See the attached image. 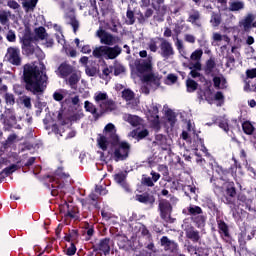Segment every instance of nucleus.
<instances>
[{"label":"nucleus","instance_id":"f257e3e1","mask_svg":"<svg viewBox=\"0 0 256 256\" xmlns=\"http://www.w3.org/2000/svg\"><path fill=\"white\" fill-rule=\"evenodd\" d=\"M47 75L43 76V72L39 70L38 66L32 64H25L23 66L22 80L25 84L26 91L32 95H43L45 93V80Z\"/></svg>","mask_w":256,"mask_h":256},{"label":"nucleus","instance_id":"f03ea898","mask_svg":"<svg viewBox=\"0 0 256 256\" xmlns=\"http://www.w3.org/2000/svg\"><path fill=\"white\" fill-rule=\"evenodd\" d=\"M110 144L113 151V159L116 163L129 159V153H131V144L129 142L121 141L120 138H117L110 142Z\"/></svg>","mask_w":256,"mask_h":256},{"label":"nucleus","instance_id":"7ed1b4c3","mask_svg":"<svg viewBox=\"0 0 256 256\" xmlns=\"http://www.w3.org/2000/svg\"><path fill=\"white\" fill-rule=\"evenodd\" d=\"M158 41H160V56L162 59H173L175 57V48H173V44L169 42V40L165 38H158Z\"/></svg>","mask_w":256,"mask_h":256},{"label":"nucleus","instance_id":"20e7f679","mask_svg":"<svg viewBox=\"0 0 256 256\" xmlns=\"http://www.w3.org/2000/svg\"><path fill=\"white\" fill-rule=\"evenodd\" d=\"M158 209L160 211V217L166 223L171 222V213H173V206L171 202L167 199H162L159 201Z\"/></svg>","mask_w":256,"mask_h":256},{"label":"nucleus","instance_id":"39448f33","mask_svg":"<svg viewBox=\"0 0 256 256\" xmlns=\"http://www.w3.org/2000/svg\"><path fill=\"white\" fill-rule=\"evenodd\" d=\"M91 249L93 253H102L107 256L111 253V238L105 237L99 240L98 243L93 244Z\"/></svg>","mask_w":256,"mask_h":256},{"label":"nucleus","instance_id":"423d86ee","mask_svg":"<svg viewBox=\"0 0 256 256\" xmlns=\"http://www.w3.org/2000/svg\"><path fill=\"white\" fill-rule=\"evenodd\" d=\"M134 66L139 75H146L153 71V63L151 59H136L134 61Z\"/></svg>","mask_w":256,"mask_h":256},{"label":"nucleus","instance_id":"0eeeda50","mask_svg":"<svg viewBox=\"0 0 256 256\" xmlns=\"http://www.w3.org/2000/svg\"><path fill=\"white\" fill-rule=\"evenodd\" d=\"M142 82L152 89H159L161 87V77L159 74L148 72L142 76Z\"/></svg>","mask_w":256,"mask_h":256},{"label":"nucleus","instance_id":"6e6552de","mask_svg":"<svg viewBox=\"0 0 256 256\" xmlns=\"http://www.w3.org/2000/svg\"><path fill=\"white\" fill-rule=\"evenodd\" d=\"M6 59L8 63H11V65L19 67V65H21V50L15 47H9L7 49Z\"/></svg>","mask_w":256,"mask_h":256},{"label":"nucleus","instance_id":"1a4fd4ad","mask_svg":"<svg viewBox=\"0 0 256 256\" xmlns=\"http://www.w3.org/2000/svg\"><path fill=\"white\" fill-rule=\"evenodd\" d=\"M34 38L31 35H25L22 39V51L31 57L35 53V44H33Z\"/></svg>","mask_w":256,"mask_h":256},{"label":"nucleus","instance_id":"9d476101","mask_svg":"<svg viewBox=\"0 0 256 256\" xmlns=\"http://www.w3.org/2000/svg\"><path fill=\"white\" fill-rule=\"evenodd\" d=\"M100 111V117H103V115H105V113H111L113 111H117V103H115V101H113V99H107L104 102H101L98 105Z\"/></svg>","mask_w":256,"mask_h":256},{"label":"nucleus","instance_id":"9b49d317","mask_svg":"<svg viewBox=\"0 0 256 256\" xmlns=\"http://www.w3.org/2000/svg\"><path fill=\"white\" fill-rule=\"evenodd\" d=\"M160 243L164 251H168V253H177V251H179V244L173 240H169L167 236H163L160 239Z\"/></svg>","mask_w":256,"mask_h":256},{"label":"nucleus","instance_id":"f8f14e48","mask_svg":"<svg viewBox=\"0 0 256 256\" xmlns=\"http://www.w3.org/2000/svg\"><path fill=\"white\" fill-rule=\"evenodd\" d=\"M113 179L115 183L121 185L126 193H131V187H129V184L127 183V172L120 171L119 173L114 174Z\"/></svg>","mask_w":256,"mask_h":256},{"label":"nucleus","instance_id":"ddd939ff","mask_svg":"<svg viewBox=\"0 0 256 256\" xmlns=\"http://www.w3.org/2000/svg\"><path fill=\"white\" fill-rule=\"evenodd\" d=\"M240 27H243L245 33H250L251 29L256 28L255 16L253 14H248L240 21Z\"/></svg>","mask_w":256,"mask_h":256},{"label":"nucleus","instance_id":"4468645a","mask_svg":"<svg viewBox=\"0 0 256 256\" xmlns=\"http://www.w3.org/2000/svg\"><path fill=\"white\" fill-rule=\"evenodd\" d=\"M50 183L52 197H57V195H61V193H63V189H65V183L59 181L57 178H51Z\"/></svg>","mask_w":256,"mask_h":256},{"label":"nucleus","instance_id":"2eb2a0df","mask_svg":"<svg viewBox=\"0 0 256 256\" xmlns=\"http://www.w3.org/2000/svg\"><path fill=\"white\" fill-rule=\"evenodd\" d=\"M184 231L186 238L192 241V243H199V241H201V234L199 230L195 229L193 226H188Z\"/></svg>","mask_w":256,"mask_h":256},{"label":"nucleus","instance_id":"dca6fc26","mask_svg":"<svg viewBox=\"0 0 256 256\" xmlns=\"http://www.w3.org/2000/svg\"><path fill=\"white\" fill-rule=\"evenodd\" d=\"M121 53H123V48H121V46H119V45H115L114 47L106 46L105 59H107V60L117 59V57H119V55H121Z\"/></svg>","mask_w":256,"mask_h":256},{"label":"nucleus","instance_id":"f3484780","mask_svg":"<svg viewBox=\"0 0 256 256\" xmlns=\"http://www.w3.org/2000/svg\"><path fill=\"white\" fill-rule=\"evenodd\" d=\"M136 201L143 203V205H155V196L149 192H144L136 195Z\"/></svg>","mask_w":256,"mask_h":256},{"label":"nucleus","instance_id":"a211bd4d","mask_svg":"<svg viewBox=\"0 0 256 256\" xmlns=\"http://www.w3.org/2000/svg\"><path fill=\"white\" fill-rule=\"evenodd\" d=\"M218 233L221 237H226V239H231V233L229 232V225L224 222L223 219H217Z\"/></svg>","mask_w":256,"mask_h":256},{"label":"nucleus","instance_id":"6ab92c4d","mask_svg":"<svg viewBox=\"0 0 256 256\" xmlns=\"http://www.w3.org/2000/svg\"><path fill=\"white\" fill-rule=\"evenodd\" d=\"M104 133L106 137L109 138L110 143H112V141L119 139V135H117V129H115V124L113 123H108L104 127Z\"/></svg>","mask_w":256,"mask_h":256},{"label":"nucleus","instance_id":"aec40b11","mask_svg":"<svg viewBox=\"0 0 256 256\" xmlns=\"http://www.w3.org/2000/svg\"><path fill=\"white\" fill-rule=\"evenodd\" d=\"M84 109L87 113H91V115H93L95 121H99V119H101V115L97 111V106H95V104H93L89 100H86L84 102Z\"/></svg>","mask_w":256,"mask_h":256},{"label":"nucleus","instance_id":"412c9836","mask_svg":"<svg viewBox=\"0 0 256 256\" xmlns=\"http://www.w3.org/2000/svg\"><path fill=\"white\" fill-rule=\"evenodd\" d=\"M58 73L61 79H65V77H69L73 73V67L67 62H63L58 67Z\"/></svg>","mask_w":256,"mask_h":256},{"label":"nucleus","instance_id":"4be33fe9","mask_svg":"<svg viewBox=\"0 0 256 256\" xmlns=\"http://www.w3.org/2000/svg\"><path fill=\"white\" fill-rule=\"evenodd\" d=\"M101 34H98V36L101 38V43L105 45L104 47H111V45H115V37L113 34H109L105 31H101Z\"/></svg>","mask_w":256,"mask_h":256},{"label":"nucleus","instance_id":"5701e85b","mask_svg":"<svg viewBox=\"0 0 256 256\" xmlns=\"http://www.w3.org/2000/svg\"><path fill=\"white\" fill-rule=\"evenodd\" d=\"M130 135L133 139H136V141H143L146 137H149V130L139 128L134 129L130 132Z\"/></svg>","mask_w":256,"mask_h":256},{"label":"nucleus","instance_id":"b1692460","mask_svg":"<svg viewBox=\"0 0 256 256\" xmlns=\"http://www.w3.org/2000/svg\"><path fill=\"white\" fill-rule=\"evenodd\" d=\"M201 13H199V10H193L192 13L188 16V23H191L192 25H196V27H201Z\"/></svg>","mask_w":256,"mask_h":256},{"label":"nucleus","instance_id":"393cba45","mask_svg":"<svg viewBox=\"0 0 256 256\" xmlns=\"http://www.w3.org/2000/svg\"><path fill=\"white\" fill-rule=\"evenodd\" d=\"M153 10L158 13V15H165L167 13V5H165V0H156V4L152 3Z\"/></svg>","mask_w":256,"mask_h":256},{"label":"nucleus","instance_id":"a878e982","mask_svg":"<svg viewBox=\"0 0 256 256\" xmlns=\"http://www.w3.org/2000/svg\"><path fill=\"white\" fill-rule=\"evenodd\" d=\"M64 241H66L67 243H77L79 241V230L77 229H72L69 230L68 234L66 233L64 236Z\"/></svg>","mask_w":256,"mask_h":256},{"label":"nucleus","instance_id":"bb28decb","mask_svg":"<svg viewBox=\"0 0 256 256\" xmlns=\"http://www.w3.org/2000/svg\"><path fill=\"white\" fill-rule=\"evenodd\" d=\"M35 36L33 37L34 41H44V39H47L48 34L45 27L40 26L38 28L34 29Z\"/></svg>","mask_w":256,"mask_h":256},{"label":"nucleus","instance_id":"cd10ccee","mask_svg":"<svg viewBox=\"0 0 256 256\" xmlns=\"http://www.w3.org/2000/svg\"><path fill=\"white\" fill-rule=\"evenodd\" d=\"M216 67H217V63H215V59L213 58L208 59L204 66L205 75H212L213 77V71H215Z\"/></svg>","mask_w":256,"mask_h":256},{"label":"nucleus","instance_id":"c85d7f7f","mask_svg":"<svg viewBox=\"0 0 256 256\" xmlns=\"http://www.w3.org/2000/svg\"><path fill=\"white\" fill-rule=\"evenodd\" d=\"M155 145H158L164 151H167V137L163 134H157L155 136Z\"/></svg>","mask_w":256,"mask_h":256},{"label":"nucleus","instance_id":"c756f323","mask_svg":"<svg viewBox=\"0 0 256 256\" xmlns=\"http://www.w3.org/2000/svg\"><path fill=\"white\" fill-rule=\"evenodd\" d=\"M187 211V215H190L191 217L203 215V209L197 205L190 204L189 207H187Z\"/></svg>","mask_w":256,"mask_h":256},{"label":"nucleus","instance_id":"7c9ffc66","mask_svg":"<svg viewBox=\"0 0 256 256\" xmlns=\"http://www.w3.org/2000/svg\"><path fill=\"white\" fill-rule=\"evenodd\" d=\"M191 221L194 222L196 227L201 228L205 227V221H207V217L203 214H198L196 216L191 217Z\"/></svg>","mask_w":256,"mask_h":256},{"label":"nucleus","instance_id":"2f4dec72","mask_svg":"<svg viewBox=\"0 0 256 256\" xmlns=\"http://www.w3.org/2000/svg\"><path fill=\"white\" fill-rule=\"evenodd\" d=\"M92 55L95 59H105L106 56V46L96 47L92 51Z\"/></svg>","mask_w":256,"mask_h":256},{"label":"nucleus","instance_id":"473e14b6","mask_svg":"<svg viewBox=\"0 0 256 256\" xmlns=\"http://www.w3.org/2000/svg\"><path fill=\"white\" fill-rule=\"evenodd\" d=\"M215 124L220 127V129H223L225 133H229V120L223 117H219L216 119Z\"/></svg>","mask_w":256,"mask_h":256},{"label":"nucleus","instance_id":"72a5a7b5","mask_svg":"<svg viewBox=\"0 0 256 256\" xmlns=\"http://www.w3.org/2000/svg\"><path fill=\"white\" fill-rule=\"evenodd\" d=\"M226 195L232 199L237 197V188L235 187V182H227Z\"/></svg>","mask_w":256,"mask_h":256},{"label":"nucleus","instance_id":"f704fd0d","mask_svg":"<svg viewBox=\"0 0 256 256\" xmlns=\"http://www.w3.org/2000/svg\"><path fill=\"white\" fill-rule=\"evenodd\" d=\"M242 130L244 131L245 135H253L255 133V126L250 121H244L242 123Z\"/></svg>","mask_w":256,"mask_h":256},{"label":"nucleus","instance_id":"c9c22d12","mask_svg":"<svg viewBox=\"0 0 256 256\" xmlns=\"http://www.w3.org/2000/svg\"><path fill=\"white\" fill-rule=\"evenodd\" d=\"M242 9H245V3L241 1H233L229 2V11H241Z\"/></svg>","mask_w":256,"mask_h":256},{"label":"nucleus","instance_id":"e433bc0d","mask_svg":"<svg viewBox=\"0 0 256 256\" xmlns=\"http://www.w3.org/2000/svg\"><path fill=\"white\" fill-rule=\"evenodd\" d=\"M186 87L188 93H195V90L198 89L199 84L195 80L188 78L186 80Z\"/></svg>","mask_w":256,"mask_h":256},{"label":"nucleus","instance_id":"4c0bfd02","mask_svg":"<svg viewBox=\"0 0 256 256\" xmlns=\"http://www.w3.org/2000/svg\"><path fill=\"white\" fill-rule=\"evenodd\" d=\"M109 99V95L105 92H97L94 95V101L98 105H101V103H104V101H107Z\"/></svg>","mask_w":256,"mask_h":256},{"label":"nucleus","instance_id":"58836bf2","mask_svg":"<svg viewBox=\"0 0 256 256\" xmlns=\"http://www.w3.org/2000/svg\"><path fill=\"white\" fill-rule=\"evenodd\" d=\"M68 19V25H71V27L73 28V32L77 33V31H79V20H77V17L75 15H69Z\"/></svg>","mask_w":256,"mask_h":256},{"label":"nucleus","instance_id":"ea45409f","mask_svg":"<svg viewBox=\"0 0 256 256\" xmlns=\"http://www.w3.org/2000/svg\"><path fill=\"white\" fill-rule=\"evenodd\" d=\"M97 143L102 151H107L109 147L107 136L100 135V137L97 139Z\"/></svg>","mask_w":256,"mask_h":256},{"label":"nucleus","instance_id":"a19ab883","mask_svg":"<svg viewBox=\"0 0 256 256\" xmlns=\"http://www.w3.org/2000/svg\"><path fill=\"white\" fill-rule=\"evenodd\" d=\"M37 1L39 0H30V1H25L22 3L25 11L29 13V11H35V8L37 7Z\"/></svg>","mask_w":256,"mask_h":256},{"label":"nucleus","instance_id":"79ce46f5","mask_svg":"<svg viewBox=\"0 0 256 256\" xmlns=\"http://www.w3.org/2000/svg\"><path fill=\"white\" fill-rule=\"evenodd\" d=\"M65 95H67V90L60 89L53 93V99H54V101L61 103V101H63V99H65Z\"/></svg>","mask_w":256,"mask_h":256},{"label":"nucleus","instance_id":"37998d69","mask_svg":"<svg viewBox=\"0 0 256 256\" xmlns=\"http://www.w3.org/2000/svg\"><path fill=\"white\" fill-rule=\"evenodd\" d=\"M77 83H79V75H77V73H72L68 78V85L71 89H77Z\"/></svg>","mask_w":256,"mask_h":256},{"label":"nucleus","instance_id":"c03bdc74","mask_svg":"<svg viewBox=\"0 0 256 256\" xmlns=\"http://www.w3.org/2000/svg\"><path fill=\"white\" fill-rule=\"evenodd\" d=\"M166 117L168 123H170V126L175 127V123H177V115L175 112H173V110H167Z\"/></svg>","mask_w":256,"mask_h":256},{"label":"nucleus","instance_id":"a18cd8bd","mask_svg":"<svg viewBox=\"0 0 256 256\" xmlns=\"http://www.w3.org/2000/svg\"><path fill=\"white\" fill-rule=\"evenodd\" d=\"M237 200L239 205H246V209L248 208V211H251V207H249V203L251 200H249L245 194H238Z\"/></svg>","mask_w":256,"mask_h":256},{"label":"nucleus","instance_id":"49530a36","mask_svg":"<svg viewBox=\"0 0 256 256\" xmlns=\"http://www.w3.org/2000/svg\"><path fill=\"white\" fill-rule=\"evenodd\" d=\"M238 243L241 249L247 247V232L242 231L238 234Z\"/></svg>","mask_w":256,"mask_h":256},{"label":"nucleus","instance_id":"de8ad7c7","mask_svg":"<svg viewBox=\"0 0 256 256\" xmlns=\"http://www.w3.org/2000/svg\"><path fill=\"white\" fill-rule=\"evenodd\" d=\"M85 229L86 231V241H91V238L93 235H95V227L93 225H90L88 222L85 223Z\"/></svg>","mask_w":256,"mask_h":256},{"label":"nucleus","instance_id":"09e8293b","mask_svg":"<svg viewBox=\"0 0 256 256\" xmlns=\"http://www.w3.org/2000/svg\"><path fill=\"white\" fill-rule=\"evenodd\" d=\"M122 98L125 100V101H133V99H135V92H133L132 90L130 89H124L122 91Z\"/></svg>","mask_w":256,"mask_h":256},{"label":"nucleus","instance_id":"8fccbe9b","mask_svg":"<svg viewBox=\"0 0 256 256\" xmlns=\"http://www.w3.org/2000/svg\"><path fill=\"white\" fill-rule=\"evenodd\" d=\"M14 141H17V134H10L3 143L4 149H9V147L12 146Z\"/></svg>","mask_w":256,"mask_h":256},{"label":"nucleus","instance_id":"3c124183","mask_svg":"<svg viewBox=\"0 0 256 256\" xmlns=\"http://www.w3.org/2000/svg\"><path fill=\"white\" fill-rule=\"evenodd\" d=\"M0 117H1V119H3V123L6 127H13V123H15V121H16L15 116L7 117V116L1 114Z\"/></svg>","mask_w":256,"mask_h":256},{"label":"nucleus","instance_id":"603ef678","mask_svg":"<svg viewBox=\"0 0 256 256\" xmlns=\"http://www.w3.org/2000/svg\"><path fill=\"white\" fill-rule=\"evenodd\" d=\"M126 17L128 19L127 25H135V12L131 10V7H128Z\"/></svg>","mask_w":256,"mask_h":256},{"label":"nucleus","instance_id":"864d4df0","mask_svg":"<svg viewBox=\"0 0 256 256\" xmlns=\"http://www.w3.org/2000/svg\"><path fill=\"white\" fill-rule=\"evenodd\" d=\"M210 23H212L214 27H219V25H221V14L213 12Z\"/></svg>","mask_w":256,"mask_h":256},{"label":"nucleus","instance_id":"5fc2aeb1","mask_svg":"<svg viewBox=\"0 0 256 256\" xmlns=\"http://www.w3.org/2000/svg\"><path fill=\"white\" fill-rule=\"evenodd\" d=\"M149 112L151 117L154 118V123H159V107H157V105H153Z\"/></svg>","mask_w":256,"mask_h":256},{"label":"nucleus","instance_id":"6e6d98bb","mask_svg":"<svg viewBox=\"0 0 256 256\" xmlns=\"http://www.w3.org/2000/svg\"><path fill=\"white\" fill-rule=\"evenodd\" d=\"M201 57H203V50L197 49L191 54L190 59L192 61H201Z\"/></svg>","mask_w":256,"mask_h":256},{"label":"nucleus","instance_id":"4d7b16f0","mask_svg":"<svg viewBox=\"0 0 256 256\" xmlns=\"http://www.w3.org/2000/svg\"><path fill=\"white\" fill-rule=\"evenodd\" d=\"M206 206L210 211H213V213H219V208L217 207V204L211 199L206 200Z\"/></svg>","mask_w":256,"mask_h":256},{"label":"nucleus","instance_id":"13d9d810","mask_svg":"<svg viewBox=\"0 0 256 256\" xmlns=\"http://www.w3.org/2000/svg\"><path fill=\"white\" fill-rule=\"evenodd\" d=\"M141 183L146 187H155V183L153 182V179L151 177L143 176Z\"/></svg>","mask_w":256,"mask_h":256},{"label":"nucleus","instance_id":"bf43d9fd","mask_svg":"<svg viewBox=\"0 0 256 256\" xmlns=\"http://www.w3.org/2000/svg\"><path fill=\"white\" fill-rule=\"evenodd\" d=\"M77 253V246H75V242H70V247L66 249V255L73 256Z\"/></svg>","mask_w":256,"mask_h":256},{"label":"nucleus","instance_id":"052dcab7","mask_svg":"<svg viewBox=\"0 0 256 256\" xmlns=\"http://www.w3.org/2000/svg\"><path fill=\"white\" fill-rule=\"evenodd\" d=\"M19 167L16 164H12L8 167H6L3 171L5 173V175H11L13 173H15V171H17Z\"/></svg>","mask_w":256,"mask_h":256},{"label":"nucleus","instance_id":"680f3d73","mask_svg":"<svg viewBox=\"0 0 256 256\" xmlns=\"http://www.w3.org/2000/svg\"><path fill=\"white\" fill-rule=\"evenodd\" d=\"M65 217H69L70 219H75V221H77L79 219V212L75 210H68Z\"/></svg>","mask_w":256,"mask_h":256},{"label":"nucleus","instance_id":"e2e57ef3","mask_svg":"<svg viewBox=\"0 0 256 256\" xmlns=\"http://www.w3.org/2000/svg\"><path fill=\"white\" fill-rule=\"evenodd\" d=\"M0 23L1 25H7V23H9V15H7V12H0Z\"/></svg>","mask_w":256,"mask_h":256},{"label":"nucleus","instance_id":"0e129e2a","mask_svg":"<svg viewBox=\"0 0 256 256\" xmlns=\"http://www.w3.org/2000/svg\"><path fill=\"white\" fill-rule=\"evenodd\" d=\"M148 47L152 53H157V41H155L154 38L150 40V42L148 43Z\"/></svg>","mask_w":256,"mask_h":256},{"label":"nucleus","instance_id":"69168bd1","mask_svg":"<svg viewBox=\"0 0 256 256\" xmlns=\"http://www.w3.org/2000/svg\"><path fill=\"white\" fill-rule=\"evenodd\" d=\"M95 192L99 193L100 195H107V193H109L107 188H105V187H103L101 185H96L95 186Z\"/></svg>","mask_w":256,"mask_h":256},{"label":"nucleus","instance_id":"338daca9","mask_svg":"<svg viewBox=\"0 0 256 256\" xmlns=\"http://www.w3.org/2000/svg\"><path fill=\"white\" fill-rule=\"evenodd\" d=\"M121 73H125V67L123 65H116L114 67V75H115V77L121 75Z\"/></svg>","mask_w":256,"mask_h":256},{"label":"nucleus","instance_id":"774afa93","mask_svg":"<svg viewBox=\"0 0 256 256\" xmlns=\"http://www.w3.org/2000/svg\"><path fill=\"white\" fill-rule=\"evenodd\" d=\"M246 77H248V79H255L256 78V68L246 70Z\"/></svg>","mask_w":256,"mask_h":256}]
</instances>
